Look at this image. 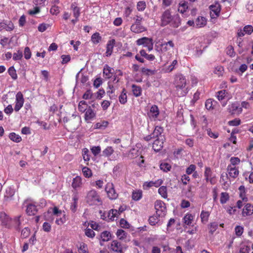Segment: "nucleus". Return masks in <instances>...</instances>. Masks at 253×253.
I'll use <instances>...</instances> for the list:
<instances>
[{"instance_id": "obj_1", "label": "nucleus", "mask_w": 253, "mask_h": 253, "mask_svg": "<svg viewBox=\"0 0 253 253\" xmlns=\"http://www.w3.org/2000/svg\"><path fill=\"white\" fill-rule=\"evenodd\" d=\"M181 25V19L178 14H172L170 9H166L160 16V25L161 27L169 26L172 28H178Z\"/></svg>"}, {"instance_id": "obj_2", "label": "nucleus", "mask_w": 253, "mask_h": 253, "mask_svg": "<svg viewBox=\"0 0 253 253\" xmlns=\"http://www.w3.org/2000/svg\"><path fill=\"white\" fill-rule=\"evenodd\" d=\"M173 84L178 96H185L188 92L187 80L183 75L181 74H176L174 76Z\"/></svg>"}, {"instance_id": "obj_3", "label": "nucleus", "mask_w": 253, "mask_h": 253, "mask_svg": "<svg viewBox=\"0 0 253 253\" xmlns=\"http://www.w3.org/2000/svg\"><path fill=\"white\" fill-rule=\"evenodd\" d=\"M155 208L156 214L159 217L164 216L167 212L165 204L162 201L157 200L155 203Z\"/></svg>"}, {"instance_id": "obj_4", "label": "nucleus", "mask_w": 253, "mask_h": 253, "mask_svg": "<svg viewBox=\"0 0 253 253\" xmlns=\"http://www.w3.org/2000/svg\"><path fill=\"white\" fill-rule=\"evenodd\" d=\"M136 42V44L138 45H143L144 46L147 47L149 51H151L153 48V42L151 38L143 37L138 39Z\"/></svg>"}, {"instance_id": "obj_5", "label": "nucleus", "mask_w": 253, "mask_h": 253, "mask_svg": "<svg viewBox=\"0 0 253 253\" xmlns=\"http://www.w3.org/2000/svg\"><path fill=\"white\" fill-rule=\"evenodd\" d=\"M86 200L90 205L96 204L97 202L100 201L99 196L94 190H91L87 193Z\"/></svg>"}, {"instance_id": "obj_6", "label": "nucleus", "mask_w": 253, "mask_h": 253, "mask_svg": "<svg viewBox=\"0 0 253 253\" xmlns=\"http://www.w3.org/2000/svg\"><path fill=\"white\" fill-rule=\"evenodd\" d=\"M105 190L110 199L115 200L117 198L118 194L116 192L114 186L112 183H108L106 185Z\"/></svg>"}, {"instance_id": "obj_7", "label": "nucleus", "mask_w": 253, "mask_h": 253, "mask_svg": "<svg viewBox=\"0 0 253 253\" xmlns=\"http://www.w3.org/2000/svg\"><path fill=\"white\" fill-rule=\"evenodd\" d=\"M24 102L23 95L21 92L19 91L16 95L15 105L14 110L15 112H18L23 107Z\"/></svg>"}, {"instance_id": "obj_8", "label": "nucleus", "mask_w": 253, "mask_h": 253, "mask_svg": "<svg viewBox=\"0 0 253 253\" xmlns=\"http://www.w3.org/2000/svg\"><path fill=\"white\" fill-rule=\"evenodd\" d=\"M110 248L115 253H123L122 245L117 240H114L111 242Z\"/></svg>"}, {"instance_id": "obj_9", "label": "nucleus", "mask_w": 253, "mask_h": 253, "mask_svg": "<svg viewBox=\"0 0 253 253\" xmlns=\"http://www.w3.org/2000/svg\"><path fill=\"white\" fill-rule=\"evenodd\" d=\"M228 110L229 113L231 114L238 115L242 113V108L236 102L229 105Z\"/></svg>"}, {"instance_id": "obj_10", "label": "nucleus", "mask_w": 253, "mask_h": 253, "mask_svg": "<svg viewBox=\"0 0 253 253\" xmlns=\"http://www.w3.org/2000/svg\"><path fill=\"white\" fill-rule=\"evenodd\" d=\"M160 114L159 109L157 105H153L151 106L150 111L148 113V116L151 120H156Z\"/></svg>"}, {"instance_id": "obj_11", "label": "nucleus", "mask_w": 253, "mask_h": 253, "mask_svg": "<svg viewBox=\"0 0 253 253\" xmlns=\"http://www.w3.org/2000/svg\"><path fill=\"white\" fill-rule=\"evenodd\" d=\"M164 140V137L158 138L155 140L153 144V148L155 151L158 152L162 149Z\"/></svg>"}, {"instance_id": "obj_12", "label": "nucleus", "mask_w": 253, "mask_h": 253, "mask_svg": "<svg viewBox=\"0 0 253 253\" xmlns=\"http://www.w3.org/2000/svg\"><path fill=\"white\" fill-rule=\"evenodd\" d=\"M253 214V206L251 204H247L244 207L242 215L244 217L249 216Z\"/></svg>"}, {"instance_id": "obj_13", "label": "nucleus", "mask_w": 253, "mask_h": 253, "mask_svg": "<svg viewBox=\"0 0 253 253\" xmlns=\"http://www.w3.org/2000/svg\"><path fill=\"white\" fill-rule=\"evenodd\" d=\"M211 10V14L213 17L214 16H218L220 11V5L219 3L216 2L214 4L211 5L210 6Z\"/></svg>"}, {"instance_id": "obj_14", "label": "nucleus", "mask_w": 253, "mask_h": 253, "mask_svg": "<svg viewBox=\"0 0 253 253\" xmlns=\"http://www.w3.org/2000/svg\"><path fill=\"white\" fill-rule=\"evenodd\" d=\"M227 170L229 176L233 178H236L239 174V170L237 167H231L230 166H228Z\"/></svg>"}, {"instance_id": "obj_15", "label": "nucleus", "mask_w": 253, "mask_h": 253, "mask_svg": "<svg viewBox=\"0 0 253 253\" xmlns=\"http://www.w3.org/2000/svg\"><path fill=\"white\" fill-rule=\"evenodd\" d=\"M0 27L2 30H5L7 31H11L14 28V26L13 23L11 21H8L7 23L4 22L0 23Z\"/></svg>"}, {"instance_id": "obj_16", "label": "nucleus", "mask_w": 253, "mask_h": 253, "mask_svg": "<svg viewBox=\"0 0 253 253\" xmlns=\"http://www.w3.org/2000/svg\"><path fill=\"white\" fill-rule=\"evenodd\" d=\"M114 69L106 64L103 69L104 76L107 79L110 78L113 74Z\"/></svg>"}, {"instance_id": "obj_17", "label": "nucleus", "mask_w": 253, "mask_h": 253, "mask_svg": "<svg viewBox=\"0 0 253 253\" xmlns=\"http://www.w3.org/2000/svg\"><path fill=\"white\" fill-rule=\"evenodd\" d=\"M130 30L132 32L140 33L145 31L146 29L143 26L141 25V24L137 25L133 24L130 27Z\"/></svg>"}, {"instance_id": "obj_18", "label": "nucleus", "mask_w": 253, "mask_h": 253, "mask_svg": "<svg viewBox=\"0 0 253 253\" xmlns=\"http://www.w3.org/2000/svg\"><path fill=\"white\" fill-rule=\"evenodd\" d=\"M36 206L33 204H29L27 206L26 212L29 215H34L37 212Z\"/></svg>"}, {"instance_id": "obj_19", "label": "nucleus", "mask_w": 253, "mask_h": 253, "mask_svg": "<svg viewBox=\"0 0 253 253\" xmlns=\"http://www.w3.org/2000/svg\"><path fill=\"white\" fill-rule=\"evenodd\" d=\"M207 24V19L202 16L198 17L195 21V26L197 28H201L205 26Z\"/></svg>"}, {"instance_id": "obj_20", "label": "nucleus", "mask_w": 253, "mask_h": 253, "mask_svg": "<svg viewBox=\"0 0 253 253\" xmlns=\"http://www.w3.org/2000/svg\"><path fill=\"white\" fill-rule=\"evenodd\" d=\"M114 44H115V40H110L108 42V43L107 44V46H106V51L105 53L106 55L107 56H109L111 55L112 51H113V49Z\"/></svg>"}, {"instance_id": "obj_21", "label": "nucleus", "mask_w": 253, "mask_h": 253, "mask_svg": "<svg viewBox=\"0 0 253 253\" xmlns=\"http://www.w3.org/2000/svg\"><path fill=\"white\" fill-rule=\"evenodd\" d=\"M164 131V128L160 126H156L153 132V137L161 138V137H164L162 135V133Z\"/></svg>"}, {"instance_id": "obj_22", "label": "nucleus", "mask_w": 253, "mask_h": 253, "mask_svg": "<svg viewBox=\"0 0 253 253\" xmlns=\"http://www.w3.org/2000/svg\"><path fill=\"white\" fill-rule=\"evenodd\" d=\"M120 215L119 211L117 210H111L108 212V219L111 221L115 220V218Z\"/></svg>"}, {"instance_id": "obj_23", "label": "nucleus", "mask_w": 253, "mask_h": 253, "mask_svg": "<svg viewBox=\"0 0 253 253\" xmlns=\"http://www.w3.org/2000/svg\"><path fill=\"white\" fill-rule=\"evenodd\" d=\"M82 184V178L79 176H77L75 177L72 183V186L73 188L76 189L81 186Z\"/></svg>"}, {"instance_id": "obj_24", "label": "nucleus", "mask_w": 253, "mask_h": 253, "mask_svg": "<svg viewBox=\"0 0 253 253\" xmlns=\"http://www.w3.org/2000/svg\"><path fill=\"white\" fill-rule=\"evenodd\" d=\"M131 87L132 91L134 96L135 97H139L141 95L142 89L140 86H137L135 84H132Z\"/></svg>"}, {"instance_id": "obj_25", "label": "nucleus", "mask_w": 253, "mask_h": 253, "mask_svg": "<svg viewBox=\"0 0 253 253\" xmlns=\"http://www.w3.org/2000/svg\"><path fill=\"white\" fill-rule=\"evenodd\" d=\"M119 100L120 103L125 104L127 102L126 91L125 88H123L122 91L119 97Z\"/></svg>"}, {"instance_id": "obj_26", "label": "nucleus", "mask_w": 253, "mask_h": 253, "mask_svg": "<svg viewBox=\"0 0 253 253\" xmlns=\"http://www.w3.org/2000/svg\"><path fill=\"white\" fill-rule=\"evenodd\" d=\"M188 8V2L182 1L179 3L178 10L181 13H184Z\"/></svg>"}, {"instance_id": "obj_27", "label": "nucleus", "mask_w": 253, "mask_h": 253, "mask_svg": "<svg viewBox=\"0 0 253 253\" xmlns=\"http://www.w3.org/2000/svg\"><path fill=\"white\" fill-rule=\"evenodd\" d=\"M114 152V150L111 146H107L102 151V156L105 157H110Z\"/></svg>"}, {"instance_id": "obj_28", "label": "nucleus", "mask_w": 253, "mask_h": 253, "mask_svg": "<svg viewBox=\"0 0 253 253\" xmlns=\"http://www.w3.org/2000/svg\"><path fill=\"white\" fill-rule=\"evenodd\" d=\"M71 8L72 10L74 16L75 18H78L80 15V8L76 5L75 3H72L71 5Z\"/></svg>"}, {"instance_id": "obj_29", "label": "nucleus", "mask_w": 253, "mask_h": 253, "mask_svg": "<svg viewBox=\"0 0 253 253\" xmlns=\"http://www.w3.org/2000/svg\"><path fill=\"white\" fill-rule=\"evenodd\" d=\"M95 116L94 111L91 109L88 108L85 113V120L86 121L90 120L93 119Z\"/></svg>"}, {"instance_id": "obj_30", "label": "nucleus", "mask_w": 253, "mask_h": 253, "mask_svg": "<svg viewBox=\"0 0 253 253\" xmlns=\"http://www.w3.org/2000/svg\"><path fill=\"white\" fill-rule=\"evenodd\" d=\"M204 176L207 182H209L210 178L212 177V171L209 167H206L204 171Z\"/></svg>"}, {"instance_id": "obj_31", "label": "nucleus", "mask_w": 253, "mask_h": 253, "mask_svg": "<svg viewBox=\"0 0 253 253\" xmlns=\"http://www.w3.org/2000/svg\"><path fill=\"white\" fill-rule=\"evenodd\" d=\"M227 94V92L225 90H224V89L218 91L216 93V97H217V98L218 99V100L219 101H221L224 99Z\"/></svg>"}, {"instance_id": "obj_32", "label": "nucleus", "mask_w": 253, "mask_h": 253, "mask_svg": "<svg viewBox=\"0 0 253 253\" xmlns=\"http://www.w3.org/2000/svg\"><path fill=\"white\" fill-rule=\"evenodd\" d=\"M111 233L107 231H103L100 235V237L102 241H108L111 238Z\"/></svg>"}, {"instance_id": "obj_33", "label": "nucleus", "mask_w": 253, "mask_h": 253, "mask_svg": "<svg viewBox=\"0 0 253 253\" xmlns=\"http://www.w3.org/2000/svg\"><path fill=\"white\" fill-rule=\"evenodd\" d=\"M194 219V216L191 214H186L184 218V222L187 225H190Z\"/></svg>"}, {"instance_id": "obj_34", "label": "nucleus", "mask_w": 253, "mask_h": 253, "mask_svg": "<svg viewBox=\"0 0 253 253\" xmlns=\"http://www.w3.org/2000/svg\"><path fill=\"white\" fill-rule=\"evenodd\" d=\"M229 200V195L227 192H222L220 199L221 204H225Z\"/></svg>"}, {"instance_id": "obj_35", "label": "nucleus", "mask_w": 253, "mask_h": 253, "mask_svg": "<svg viewBox=\"0 0 253 253\" xmlns=\"http://www.w3.org/2000/svg\"><path fill=\"white\" fill-rule=\"evenodd\" d=\"M209 216V212L204 211H202L200 214L202 222L204 223H206L208 221Z\"/></svg>"}, {"instance_id": "obj_36", "label": "nucleus", "mask_w": 253, "mask_h": 253, "mask_svg": "<svg viewBox=\"0 0 253 253\" xmlns=\"http://www.w3.org/2000/svg\"><path fill=\"white\" fill-rule=\"evenodd\" d=\"M9 138L14 142H19L21 141V137L14 132H12L9 134Z\"/></svg>"}, {"instance_id": "obj_37", "label": "nucleus", "mask_w": 253, "mask_h": 253, "mask_svg": "<svg viewBox=\"0 0 253 253\" xmlns=\"http://www.w3.org/2000/svg\"><path fill=\"white\" fill-rule=\"evenodd\" d=\"M230 164L228 166H230L231 167H236V166L240 163V159L238 157H232L230 160Z\"/></svg>"}, {"instance_id": "obj_38", "label": "nucleus", "mask_w": 253, "mask_h": 253, "mask_svg": "<svg viewBox=\"0 0 253 253\" xmlns=\"http://www.w3.org/2000/svg\"><path fill=\"white\" fill-rule=\"evenodd\" d=\"M216 102L215 101H214V100H213L212 99H209L207 100V101L205 103L206 108L208 110L212 109L213 108L214 104Z\"/></svg>"}, {"instance_id": "obj_39", "label": "nucleus", "mask_w": 253, "mask_h": 253, "mask_svg": "<svg viewBox=\"0 0 253 253\" xmlns=\"http://www.w3.org/2000/svg\"><path fill=\"white\" fill-rule=\"evenodd\" d=\"M117 237L120 240H124L126 238L127 233L122 229H118L116 233Z\"/></svg>"}, {"instance_id": "obj_40", "label": "nucleus", "mask_w": 253, "mask_h": 253, "mask_svg": "<svg viewBox=\"0 0 253 253\" xmlns=\"http://www.w3.org/2000/svg\"><path fill=\"white\" fill-rule=\"evenodd\" d=\"M142 194L141 191H135L132 192V198L135 201H138L142 198Z\"/></svg>"}, {"instance_id": "obj_41", "label": "nucleus", "mask_w": 253, "mask_h": 253, "mask_svg": "<svg viewBox=\"0 0 253 253\" xmlns=\"http://www.w3.org/2000/svg\"><path fill=\"white\" fill-rule=\"evenodd\" d=\"M101 37L98 33L93 34L91 36V41L94 44H97L101 41Z\"/></svg>"}, {"instance_id": "obj_42", "label": "nucleus", "mask_w": 253, "mask_h": 253, "mask_svg": "<svg viewBox=\"0 0 253 253\" xmlns=\"http://www.w3.org/2000/svg\"><path fill=\"white\" fill-rule=\"evenodd\" d=\"M110 90L107 91V94L109 96L111 99H115L116 98L117 95L114 94L115 89L113 85H109Z\"/></svg>"}, {"instance_id": "obj_43", "label": "nucleus", "mask_w": 253, "mask_h": 253, "mask_svg": "<svg viewBox=\"0 0 253 253\" xmlns=\"http://www.w3.org/2000/svg\"><path fill=\"white\" fill-rule=\"evenodd\" d=\"M61 216V217L57 218L55 220V223L59 225L63 224L66 221V215L64 212Z\"/></svg>"}, {"instance_id": "obj_44", "label": "nucleus", "mask_w": 253, "mask_h": 253, "mask_svg": "<svg viewBox=\"0 0 253 253\" xmlns=\"http://www.w3.org/2000/svg\"><path fill=\"white\" fill-rule=\"evenodd\" d=\"M9 75L13 80H16L17 78V75L16 72V70L14 67H10L8 70Z\"/></svg>"}, {"instance_id": "obj_45", "label": "nucleus", "mask_w": 253, "mask_h": 253, "mask_svg": "<svg viewBox=\"0 0 253 253\" xmlns=\"http://www.w3.org/2000/svg\"><path fill=\"white\" fill-rule=\"evenodd\" d=\"M141 72L144 75L150 76L154 75L156 73V71L155 70H152L148 68H142L141 69Z\"/></svg>"}, {"instance_id": "obj_46", "label": "nucleus", "mask_w": 253, "mask_h": 253, "mask_svg": "<svg viewBox=\"0 0 253 253\" xmlns=\"http://www.w3.org/2000/svg\"><path fill=\"white\" fill-rule=\"evenodd\" d=\"M79 119L78 118H76V117H74V118L72 117V118H71L70 119H68L66 117H64L63 118V122L64 123H67L68 122H69V125L71 126H72L73 123H78V122H79Z\"/></svg>"}, {"instance_id": "obj_47", "label": "nucleus", "mask_w": 253, "mask_h": 253, "mask_svg": "<svg viewBox=\"0 0 253 253\" xmlns=\"http://www.w3.org/2000/svg\"><path fill=\"white\" fill-rule=\"evenodd\" d=\"M159 193L164 198L167 197V187L166 186H161L159 188Z\"/></svg>"}, {"instance_id": "obj_48", "label": "nucleus", "mask_w": 253, "mask_h": 253, "mask_svg": "<svg viewBox=\"0 0 253 253\" xmlns=\"http://www.w3.org/2000/svg\"><path fill=\"white\" fill-rule=\"evenodd\" d=\"M82 171L85 177H90L92 175V172L90 169L87 167H84L82 169Z\"/></svg>"}, {"instance_id": "obj_49", "label": "nucleus", "mask_w": 253, "mask_h": 253, "mask_svg": "<svg viewBox=\"0 0 253 253\" xmlns=\"http://www.w3.org/2000/svg\"><path fill=\"white\" fill-rule=\"evenodd\" d=\"M146 2L144 1H140L137 2V9L138 11H143L146 8Z\"/></svg>"}, {"instance_id": "obj_50", "label": "nucleus", "mask_w": 253, "mask_h": 253, "mask_svg": "<svg viewBox=\"0 0 253 253\" xmlns=\"http://www.w3.org/2000/svg\"><path fill=\"white\" fill-rule=\"evenodd\" d=\"M160 169L161 170H163L164 171L167 172L168 171H169L171 169V166L168 163H162L160 165Z\"/></svg>"}, {"instance_id": "obj_51", "label": "nucleus", "mask_w": 253, "mask_h": 253, "mask_svg": "<svg viewBox=\"0 0 253 253\" xmlns=\"http://www.w3.org/2000/svg\"><path fill=\"white\" fill-rule=\"evenodd\" d=\"M177 64V61L176 60H174L171 64L169 65L165 70L166 72L169 73L171 72L175 67V66Z\"/></svg>"}, {"instance_id": "obj_52", "label": "nucleus", "mask_w": 253, "mask_h": 253, "mask_svg": "<svg viewBox=\"0 0 253 253\" xmlns=\"http://www.w3.org/2000/svg\"><path fill=\"white\" fill-rule=\"evenodd\" d=\"M244 231V228L241 226H236L235 228V234L237 236H241Z\"/></svg>"}, {"instance_id": "obj_53", "label": "nucleus", "mask_w": 253, "mask_h": 253, "mask_svg": "<svg viewBox=\"0 0 253 253\" xmlns=\"http://www.w3.org/2000/svg\"><path fill=\"white\" fill-rule=\"evenodd\" d=\"M78 251L79 253H87V246L84 243L81 244Z\"/></svg>"}, {"instance_id": "obj_54", "label": "nucleus", "mask_w": 253, "mask_h": 253, "mask_svg": "<svg viewBox=\"0 0 253 253\" xmlns=\"http://www.w3.org/2000/svg\"><path fill=\"white\" fill-rule=\"evenodd\" d=\"M196 166L194 165L191 164L190 165L186 170V174L188 175L192 174L195 171Z\"/></svg>"}, {"instance_id": "obj_55", "label": "nucleus", "mask_w": 253, "mask_h": 253, "mask_svg": "<svg viewBox=\"0 0 253 253\" xmlns=\"http://www.w3.org/2000/svg\"><path fill=\"white\" fill-rule=\"evenodd\" d=\"M90 150L94 156H97L101 152V147L100 146H93Z\"/></svg>"}, {"instance_id": "obj_56", "label": "nucleus", "mask_w": 253, "mask_h": 253, "mask_svg": "<svg viewBox=\"0 0 253 253\" xmlns=\"http://www.w3.org/2000/svg\"><path fill=\"white\" fill-rule=\"evenodd\" d=\"M120 225L122 228H129V224L128 222L124 218H122L120 221Z\"/></svg>"}, {"instance_id": "obj_57", "label": "nucleus", "mask_w": 253, "mask_h": 253, "mask_svg": "<svg viewBox=\"0 0 253 253\" xmlns=\"http://www.w3.org/2000/svg\"><path fill=\"white\" fill-rule=\"evenodd\" d=\"M30 230L27 228H24L21 231V236L23 238H27L30 234Z\"/></svg>"}, {"instance_id": "obj_58", "label": "nucleus", "mask_w": 253, "mask_h": 253, "mask_svg": "<svg viewBox=\"0 0 253 253\" xmlns=\"http://www.w3.org/2000/svg\"><path fill=\"white\" fill-rule=\"evenodd\" d=\"M149 221L151 225H154L158 222L159 219L157 216H152L150 217L149 219Z\"/></svg>"}, {"instance_id": "obj_59", "label": "nucleus", "mask_w": 253, "mask_h": 253, "mask_svg": "<svg viewBox=\"0 0 253 253\" xmlns=\"http://www.w3.org/2000/svg\"><path fill=\"white\" fill-rule=\"evenodd\" d=\"M24 57L26 59H29L31 58V52L30 48L28 47H26L24 49Z\"/></svg>"}, {"instance_id": "obj_60", "label": "nucleus", "mask_w": 253, "mask_h": 253, "mask_svg": "<svg viewBox=\"0 0 253 253\" xmlns=\"http://www.w3.org/2000/svg\"><path fill=\"white\" fill-rule=\"evenodd\" d=\"M226 53L231 57H233L235 55L234 48L232 46H228L227 48Z\"/></svg>"}, {"instance_id": "obj_61", "label": "nucleus", "mask_w": 253, "mask_h": 253, "mask_svg": "<svg viewBox=\"0 0 253 253\" xmlns=\"http://www.w3.org/2000/svg\"><path fill=\"white\" fill-rule=\"evenodd\" d=\"M22 52L20 51H18L17 52L14 53L13 56V59L14 60H19L22 57Z\"/></svg>"}, {"instance_id": "obj_62", "label": "nucleus", "mask_w": 253, "mask_h": 253, "mask_svg": "<svg viewBox=\"0 0 253 253\" xmlns=\"http://www.w3.org/2000/svg\"><path fill=\"white\" fill-rule=\"evenodd\" d=\"M241 123V121L239 119H235L228 122V124L231 126H237Z\"/></svg>"}, {"instance_id": "obj_63", "label": "nucleus", "mask_w": 253, "mask_h": 253, "mask_svg": "<svg viewBox=\"0 0 253 253\" xmlns=\"http://www.w3.org/2000/svg\"><path fill=\"white\" fill-rule=\"evenodd\" d=\"M244 31L250 35L253 32V27L251 25H247L244 28Z\"/></svg>"}, {"instance_id": "obj_64", "label": "nucleus", "mask_w": 253, "mask_h": 253, "mask_svg": "<svg viewBox=\"0 0 253 253\" xmlns=\"http://www.w3.org/2000/svg\"><path fill=\"white\" fill-rule=\"evenodd\" d=\"M247 9L250 12L253 11V0H250L246 5Z\"/></svg>"}]
</instances>
